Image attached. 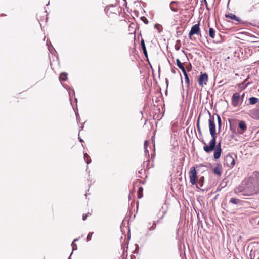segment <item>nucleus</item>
Instances as JSON below:
<instances>
[{
  "label": "nucleus",
  "instance_id": "a878e982",
  "mask_svg": "<svg viewBox=\"0 0 259 259\" xmlns=\"http://www.w3.org/2000/svg\"><path fill=\"white\" fill-rule=\"evenodd\" d=\"M216 148L215 149H221V142H219L217 145L215 144Z\"/></svg>",
  "mask_w": 259,
  "mask_h": 259
},
{
  "label": "nucleus",
  "instance_id": "39448f33",
  "mask_svg": "<svg viewBox=\"0 0 259 259\" xmlns=\"http://www.w3.org/2000/svg\"><path fill=\"white\" fill-rule=\"evenodd\" d=\"M208 81V75L206 73H201V75L198 79L199 85L201 87H203L204 85H206Z\"/></svg>",
  "mask_w": 259,
  "mask_h": 259
},
{
  "label": "nucleus",
  "instance_id": "0eeeda50",
  "mask_svg": "<svg viewBox=\"0 0 259 259\" xmlns=\"http://www.w3.org/2000/svg\"><path fill=\"white\" fill-rule=\"evenodd\" d=\"M239 98H240V96H239V93H235L233 95L232 100V105L234 107H236L238 105Z\"/></svg>",
  "mask_w": 259,
  "mask_h": 259
},
{
  "label": "nucleus",
  "instance_id": "4468645a",
  "mask_svg": "<svg viewBox=\"0 0 259 259\" xmlns=\"http://www.w3.org/2000/svg\"><path fill=\"white\" fill-rule=\"evenodd\" d=\"M204 181V177L202 176L199 178V181L198 182H196V186L198 188H200L202 187L203 183Z\"/></svg>",
  "mask_w": 259,
  "mask_h": 259
},
{
  "label": "nucleus",
  "instance_id": "423d86ee",
  "mask_svg": "<svg viewBox=\"0 0 259 259\" xmlns=\"http://www.w3.org/2000/svg\"><path fill=\"white\" fill-rule=\"evenodd\" d=\"M199 32V24H196L194 25H193L189 33V36L190 38L191 37V36L194 34H198Z\"/></svg>",
  "mask_w": 259,
  "mask_h": 259
},
{
  "label": "nucleus",
  "instance_id": "4be33fe9",
  "mask_svg": "<svg viewBox=\"0 0 259 259\" xmlns=\"http://www.w3.org/2000/svg\"><path fill=\"white\" fill-rule=\"evenodd\" d=\"M156 227V223L154 222L152 225L149 228V230H154L155 229Z\"/></svg>",
  "mask_w": 259,
  "mask_h": 259
},
{
  "label": "nucleus",
  "instance_id": "ddd939ff",
  "mask_svg": "<svg viewBox=\"0 0 259 259\" xmlns=\"http://www.w3.org/2000/svg\"><path fill=\"white\" fill-rule=\"evenodd\" d=\"M239 127L243 131L246 130L247 127L245 122L243 121H241L239 123Z\"/></svg>",
  "mask_w": 259,
  "mask_h": 259
},
{
  "label": "nucleus",
  "instance_id": "aec40b11",
  "mask_svg": "<svg viewBox=\"0 0 259 259\" xmlns=\"http://www.w3.org/2000/svg\"><path fill=\"white\" fill-rule=\"evenodd\" d=\"M183 74H184V77H185V79L186 83H187V87H188L189 85V79L188 75V74H187L186 72H185L183 73Z\"/></svg>",
  "mask_w": 259,
  "mask_h": 259
},
{
  "label": "nucleus",
  "instance_id": "72a5a7b5",
  "mask_svg": "<svg viewBox=\"0 0 259 259\" xmlns=\"http://www.w3.org/2000/svg\"><path fill=\"white\" fill-rule=\"evenodd\" d=\"M78 239H77V238L75 239L74 240V241H73V242H74V243L75 242H76V241H78Z\"/></svg>",
  "mask_w": 259,
  "mask_h": 259
},
{
  "label": "nucleus",
  "instance_id": "f03ea898",
  "mask_svg": "<svg viewBox=\"0 0 259 259\" xmlns=\"http://www.w3.org/2000/svg\"><path fill=\"white\" fill-rule=\"evenodd\" d=\"M208 122L209 132L212 137V139L209 142V145H207V144L204 141H203V143L204 144V146L203 147V150L207 153H210V152L213 150L214 148H215V147L217 138L214 115H213L212 117H210L209 118V119L208 120Z\"/></svg>",
  "mask_w": 259,
  "mask_h": 259
},
{
  "label": "nucleus",
  "instance_id": "f3484780",
  "mask_svg": "<svg viewBox=\"0 0 259 259\" xmlns=\"http://www.w3.org/2000/svg\"><path fill=\"white\" fill-rule=\"evenodd\" d=\"M215 30L212 28H210L209 29V36L212 38H214L215 36Z\"/></svg>",
  "mask_w": 259,
  "mask_h": 259
},
{
  "label": "nucleus",
  "instance_id": "5701e85b",
  "mask_svg": "<svg viewBox=\"0 0 259 259\" xmlns=\"http://www.w3.org/2000/svg\"><path fill=\"white\" fill-rule=\"evenodd\" d=\"M71 246L72 247V252L74 250H77V245L75 243L72 242Z\"/></svg>",
  "mask_w": 259,
  "mask_h": 259
},
{
  "label": "nucleus",
  "instance_id": "a211bd4d",
  "mask_svg": "<svg viewBox=\"0 0 259 259\" xmlns=\"http://www.w3.org/2000/svg\"><path fill=\"white\" fill-rule=\"evenodd\" d=\"M67 78V74L66 73H62L60 75L59 79L60 80L65 81Z\"/></svg>",
  "mask_w": 259,
  "mask_h": 259
},
{
  "label": "nucleus",
  "instance_id": "dca6fc26",
  "mask_svg": "<svg viewBox=\"0 0 259 259\" xmlns=\"http://www.w3.org/2000/svg\"><path fill=\"white\" fill-rule=\"evenodd\" d=\"M249 103L251 105L256 104L258 101V99L256 97H250L249 99Z\"/></svg>",
  "mask_w": 259,
  "mask_h": 259
},
{
  "label": "nucleus",
  "instance_id": "2f4dec72",
  "mask_svg": "<svg viewBox=\"0 0 259 259\" xmlns=\"http://www.w3.org/2000/svg\"><path fill=\"white\" fill-rule=\"evenodd\" d=\"M176 68H173V69L171 70V72H172L174 74H175V73H176Z\"/></svg>",
  "mask_w": 259,
  "mask_h": 259
},
{
  "label": "nucleus",
  "instance_id": "ea45409f",
  "mask_svg": "<svg viewBox=\"0 0 259 259\" xmlns=\"http://www.w3.org/2000/svg\"><path fill=\"white\" fill-rule=\"evenodd\" d=\"M258 259H259V257H258Z\"/></svg>",
  "mask_w": 259,
  "mask_h": 259
},
{
  "label": "nucleus",
  "instance_id": "473e14b6",
  "mask_svg": "<svg viewBox=\"0 0 259 259\" xmlns=\"http://www.w3.org/2000/svg\"><path fill=\"white\" fill-rule=\"evenodd\" d=\"M165 213V211H163L162 212V215H161V217H160V219H161L162 218H163V217H164Z\"/></svg>",
  "mask_w": 259,
  "mask_h": 259
},
{
  "label": "nucleus",
  "instance_id": "f8f14e48",
  "mask_svg": "<svg viewBox=\"0 0 259 259\" xmlns=\"http://www.w3.org/2000/svg\"><path fill=\"white\" fill-rule=\"evenodd\" d=\"M141 45L142 49L143 50V51L144 55L145 56V57H147V56H148L147 52V50H146V46H145V45L144 40L143 39L141 40Z\"/></svg>",
  "mask_w": 259,
  "mask_h": 259
},
{
  "label": "nucleus",
  "instance_id": "c756f323",
  "mask_svg": "<svg viewBox=\"0 0 259 259\" xmlns=\"http://www.w3.org/2000/svg\"><path fill=\"white\" fill-rule=\"evenodd\" d=\"M147 141H145V142H144V148H147Z\"/></svg>",
  "mask_w": 259,
  "mask_h": 259
},
{
  "label": "nucleus",
  "instance_id": "e433bc0d",
  "mask_svg": "<svg viewBox=\"0 0 259 259\" xmlns=\"http://www.w3.org/2000/svg\"><path fill=\"white\" fill-rule=\"evenodd\" d=\"M250 256L251 257L250 259H253L250 254Z\"/></svg>",
  "mask_w": 259,
  "mask_h": 259
},
{
  "label": "nucleus",
  "instance_id": "6ab92c4d",
  "mask_svg": "<svg viewBox=\"0 0 259 259\" xmlns=\"http://www.w3.org/2000/svg\"><path fill=\"white\" fill-rule=\"evenodd\" d=\"M216 116H217V120H218V129H219V131H220L221 127L222 126L221 118L219 115L217 114Z\"/></svg>",
  "mask_w": 259,
  "mask_h": 259
},
{
  "label": "nucleus",
  "instance_id": "c9c22d12",
  "mask_svg": "<svg viewBox=\"0 0 259 259\" xmlns=\"http://www.w3.org/2000/svg\"><path fill=\"white\" fill-rule=\"evenodd\" d=\"M204 1H205V4H207L206 0H204Z\"/></svg>",
  "mask_w": 259,
  "mask_h": 259
},
{
  "label": "nucleus",
  "instance_id": "4c0bfd02",
  "mask_svg": "<svg viewBox=\"0 0 259 259\" xmlns=\"http://www.w3.org/2000/svg\"><path fill=\"white\" fill-rule=\"evenodd\" d=\"M176 49L178 50L179 49V48H176Z\"/></svg>",
  "mask_w": 259,
  "mask_h": 259
},
{
  "label": "nucleus",
  "instance_id": "412c9836",
  "mask_svg": "<svg viewBox=\"0 0 259 259\" xmlns=\"http://www.w3.org/2000/svg\"><path fill=\"white\" fill-rule=\"evenodd\" d=\"M143 190V189L142 187H140L139 188L138 192V198H139V199L142 198V196H143V194H142Z\"/></svg>",
  "mask_w": 259,
  "mask_h": 259
},
{
  "label": "nucleus",
  "instance_id": "f704fd0d",
  "mask_svg": "<svg viewBox=\"0 0 259 259\" xmlns=\"http://www.w3.org/2000/svg\"><path fill=\"white\" fill-rule=\"evenodd\" d=\"M79 141H80V142H83V140H82V139H81V138H79Z\"/></svg>",
  "mask_w": 259,
  "mask_h": 259
},
{
  "label": "nucleus",
  "instance_id": "c85d7f7f",
  "mask_svg": "<svg viewBox=\"0 0 259 259\" xmlns=\"http://www.w3.org/2000/svg\"><path fill=\"white\" fill-rule=\"evenodd\" d=\"M88 157H89V155L87 153H84V158L85 160H86Z\"/></svg>",
  "mask_w": 259,
  "mask_h": 259
},
{
  "label": "nucleus",
  "instance_id": "9b49d317",
  "mask_svg": "<svg viewBox=\"0 0 259 259\" xmlns=\"http://www.w3.org/2000/svg\"><path fill=\"white\" fill-rule=\"evenodd\" d=\"M176 63L178 67L182 70L183 73H184L185 72H186L183 64L181 62L179 59H176Z\"/></svg>",
  "mask_w": 259,
  "mask_h": 259
},
{
  "label": "nucleus",
  "instance_id": "7c9ffc66",
  "mask_svg": "<svg viewBox=\"0 0 259 259\" xmlns=\"http://www.w3.org/2000/svg\"><path fill=\"white\" fill-rule=\"evenodd\" d=\"M85 161H86V163H87V164H90L91 163V159H90V160L86 159Z\"/></svg>",
  "mask_w": 259,
  "mask_h": 259
},
{
  "label": "nucleus",
  "instance_id": "58836bf2",
  "mask_svg": "<svg viewBox=\"0 0 259 259\" xmlns=\"http://www.w3.org/2000/svg\"><path fill=\"white\" fill-rule=\"evenodd\" d=\"M258 224H259V221H258Z\"/></svg>",
  "mask_w": 259,
  "mask_h": 259
},
{
  "label": "nucleus",
  "instance_id": "20e7f679",
  "mask_svg": "<svg viewBox=\"0 0 259 259\" xmlns=\"http://www.w3.org/2000/svg\"><path fill=\"white\" fill-rule=\"evenodd\" d=\"M190 182L193 185L196 184V179L197 178V173L194 167L190 168L189 171Z\"/></svg>",
  "mask_w": 259,
  "mask_h": 259
},
{
  "label": "nucleus",
  "instance_id": "cd10ccee",
  "mask_svg": "<svg viewBox=\"0 0 259 259\" xmlns=\"http://www.w3.org/2000/svg\"><path fill=\"white\" fill-rule=\"evenodd\" d=\"M144 149H145L144 150V152H145V154L146 155L148 154L149 151H148V150L147 149V148H144Z\"/></svg>",
  "mask_w": 259,
  "mask_h": 259
},
{
  "label": "nucleus",
  "instance_id": "bb28decb",
  "mask_svg": "<svg viewBox=\"0 0 259 259\" xmlns=\"http://www.w3.org/2000/svg\"><path fill=\"white\" fill-rule=\"evenodd\" d=\"M88 214H90L89 213H88L87 214H86L85 215H83V217H82V219L83 220L85 221L87 219V217Z\"/></svg>",
  "mask_w": 259,
  "mask_h": 259
},
{
  "label": "nucleus",
  "instance_id": "b1692460",
  "mask_svg": "<svg viewBox=\"0 0 259 259\" xmlns=\"http://www.w3.org/2000/svg\"><path fill=\"white\" fill-rule=\"evenodd\" d=\"M93 233L92 232V233H89L88 234L87 237V241H90L91 239Z\"/></svg>",
  "mask_w": 259,
  "mask_h": 259
},
{
  "label": "nucleus",
  "instance_id": "7ed1b4c3",
  "mask_svg": "<svg viewBox=\"0 0 259 259\" xmlns=\"http://www.w3.org/2000/svg\"><path fill=\"white\" fill-rule=\"evenodd\" d=\"M224 165H227L228 167L232 168L235 165V159L230 154L226 156L224 159Z\"/></svg>",
  "mask_w": 259,
  "mask_h": 259
},
{
  "label": "nucleus",
  "instance_id": "9d476101",
  "mask_svg": "<svg viewBox=\"0 0 259 259\" xmlns=\"http://www.w3.org/2000/svg\"><path fill=\"white\" fill-rule=\"evenodd\" d=\"M213 150H214V154H213L214 158L215 159H218L221 156V152H222V149H214V148Z\"/></svg>",
  "mask_w": 259,
  "mask_h": 259
},
{
  "label": "nucleus",
  "instance_id": "f257e3e1",
  "mask_svg": "<svg viewBox=\"0 0 259 259\" xmlns=\"http://www.w3.org/2000/svg\"><path fill=\"white\" fill-rule=\"evenodd\" d=\"M251 186H246L245 187L239 186L235 188L234 192L235 194L239 193L243 196H251L259 193V172L254 171L250 178Z\"/></svg>",
  "mask_w": 259,
  "mask_h": 259
},
{
  "label": "nucleus",
  "instance_id": "393cba45",
  "mask_svg": "<svg viewBox=\"0 0 259 259\" xmlns=\"http://www.w3.org/2000/svg\"><path fill=\"white\" fill-rule=\"evenodd\" d=\"M197 128L198 132L200 133H201V129H200V125H199V118H198V121H197Z\"/></svg>",
  "mask_w": 259,
  "mask_h": 259
},
{
  "label": "nucleus",
  "instance_id": "2eb2a0df",
  "mask_svg": "<svg viewBox=\"0 0 259 259\" xmlns=\"http://www.w3.org/2000/svg\"><path fill=\"white\" fill-rule=\"evenodd\" d=\"M229 202L233 203L234 204L237 205V204H240V203L241 202V201H240V200H239L238 199L235 198H232L230 200Z\"/></svg>",
  "mask_w": 259,
  "mask_h": 259
},
{
  "label": "nucleus",
  "instance_id": "1a4fd4ad",
  "mask_svg": "<svg viewBox=\"0 0 259 259\" xmlns=\"http://www.w3.org/2000/svg\"><path fill=\"white\" fill-rule=\"evenodd\" d=\"M225 16L226 18H229L231 20H234L238 22L240 21V19L232 13H228L226 14Z\"/></svg>",
  "mask_w": 259,
  "mask_h": 259
},
{
  "label": "nucleus",
  "instance_id": "6e6552de",
  "mask_svg": "<svg viewBox=\"0 0 259 259\" xmlns=\"http://www.w3.org/2000/svg\"><path fill=\"white\" fill-rule=\"evenodd\" d=\"M213 172L218 176H221L222 174V166L220 164H217L213 170Z\"/></svg>",
  "mask_w": 259,
  "mask_h": 259
}]
</instances>
